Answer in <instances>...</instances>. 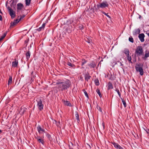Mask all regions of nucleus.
<instances>
[{
    "label": "nucleus",
    "instance_id": "nucleus-1",
    "mask_svg": "<svg viewBox=\"0 0 149 149\" xmlns=\"http://www.w3.org/2000/svg\"><path fill=\"white\" fill-rule=\"evenodd\" d=\"M56 84L58 85L59 89L62 91L67 90L71 86V81L67 79L59 80L57 81Z\"/></svg>",
    "mask_w": 149,
    "mask_h": 149
},
{
    "label": "nucleus",
    "instance_id": "nucleus-2",
    "mask_svg": "<svg viewBox=\"0 0 149 149\" xmlns=\"http://www.w3.org/2000/svg\"><path fill=\"white\" fill-rule=\"evenodd\" d=\"M95 6L96 5L95 4L93 10L95 11H97V10L99 9L100 8H104L106 7H108L109 5L107 1H105L101 3H99L98 4H97V8H96Z\"/></svg>",
    "mask_w": 149,
    "mask_h": 149
},
{
    "label": "nucleus",
    "instance_id": "nucleus-3",
    "mask_svg": "<svg viewBox=\"0 0 149 149\" xmlns=\"http://www.w3.org/2000/svg\"><path fill=\"white\" fill-rule=\"evenodd\" d=\"M143 65L142 64H136L135 66L136 70L138 72H139L141 75L142 76L143 74Z\"/></svg>",
    "mask_w": 149,
    "mask_h": 149
},
{
    "label": "nucleus",
    "instance_id": "nucleus-4",
    "mask_svg": "<svg viewBox=\"0 0 149 149\" xmlns=\"http://www.w3.org/2000/svg\"><path fill=\"white\" fill-rule=\"evenodd\" d=\"M143 47L141 46H139L136 48L135 52V54H136L138 56H140L142 55L143 53Z\"/></svg>",
    "mask_w": 149,
    "mask_h": 149
},
{
    "label": "nucleus",
    "instance_id": "nucleus-5",
    "mask_svg": "<svg viewBox=\"0 0 149 149\" xmlns=\"http://www.w3.org/2000/svg\"><path fill=\"white\" fill-rule=\"evenodd\" d=\"M36 101L37 102V106L38 109L40 111L42 110L43 109L44 105L41 99H38Z\"/></svg>",
    "mask_w": 149,
    "mask_h": 149
},
{
    "label": "nucleus",
    "instance_id": "nucleus-6",
    "mask_svg": "<svg viewBox=\"0 0 149 149\" xmlns=\"http://www.w3.org/2000/svg\"><path fill=\"white\" fill-rule=\"evenodd\" d=\"M10 15L11 16L12 19L14 18L16 16L15 12L10 7L8 8Z\"/></svg>",
    "mask_w": 149,
    "mask_h": 149
},
{
    "label": "nucleus",
    "instance_id": "nucleus-7",
    "mask_svg": "<svg viewBox=\"0 0 149 149\" xmlns=\"http://www.w3.org/2000/svg\"><path fill=\"white\" fill-rule=\"evenodd\" d=\"M112 144L114 146V147L117 149H124L118 143H116L115 142H112Z\"/></svg>",
    "mask_w": 149,
    "mask_h": 149
},
{
    "label": "nucleus",
    "instance_id": "nucleus-8",
    "mask_svg": "<svg viewBox=\"0 0 149 149\" xmlns=\"http://www.w3.org/2000/svg\"><path fill=\"white\" fill-rule=\"evenodd\" d=\"M138 37L141 42H143L144 41V38L145 36L143 33L140 34L139 35Z\"/></svg>",
    "mask_w": 149,
    "mask_h": 149
},
{
    "label": "nucleus",
    "instance_id": "nucleus-9",
    "mask_svg": "<svg viewBox=\"0 0 149 149\" xmlns=\"http://www.w3.org/2000/svg\"><path fill=\"white\" fill-rule=\"evenodd\" d=\"M37 128L39 133H41V131H42L45 133L47 132L45 131L42 128L40 125L38 126L37 127Z\"/></svg>",
    "mask_w": 149,
    "mask_h": 149
},
{
    "label": "nucleus",
    "instance_id": "nucleus-10",
    "mask_svg": "<svg viewBox=\"0 0 149 149\" xmlns=\"http://www.w3.org/2000/svg\"><path fill=\"white\" fill-rule=\"evenodd\" d=\"M62 101L63 103L65 105L70 107L72 106L71 104L69 101H65V100H63Z\"/></svg>",
    "mask_w": 149,
    "mask_h": 149
},
{
    "label": "nucleus",
    "instance_id": "nucleus-11",
    "mask_svg": "<svg viewBox=\"0 0 149 149\" xmlns=\"http://www.w3.org/2000/svg\"><path fill=\"white\" fill-rule=\"evenodd\" d=\"M35 138L37 139V141L39 143H41L42 145H44V140L43 139H41V138L40 136H38V137H36Z\"/></svg>",
    "mask_w": 149,
    "mask_h": 149
},
{
    "label": "nucleus",
    "instance_id": "nucleus-12",
    "mask_svg": "<svg viewBox=\"0 0 149 149\" xmlns=\"http://www.w3.org/2000/svg\"><path fill=\"white\" fill-rule=\"evenodd\" d=\"M27 109L25 107H22L20 108V111L19 113H20L21 115H23L24 113L26 111Z\"/></svg>",
    "mask_w": 149,
    "mask_h": 149
},
{
    "label": "nucleus",
    "instance_id": "nucleus-13",
    "mask_svg": "<svg viewBox=\"0 0 149 149\" xmlns=\"http://www.w3.org/2000/svg\"><path fill=\"white\" fill-rule=\"evenodd\" d=\"M18 65V61L16 59H15V61L12 62V66L13 67H17Z\"/></svg>",
    "mask_w": 149,
    "mask_h": 149
},
{
    "label": "nucleus",
    "instance_id": "nucleus-14",
    "mask_svg": "<svg viewBox=\"0 0 149 149\" xmlns=\"http://www.w3.org/2000/svg\"><path fill=\"white\" fill-rule=\"evenodd\" d=\"M88 65L91 68H94L96 67V65L95 62L92 61V62L90 63L89 64H88Z\"/></svg>",
    "mask_w": 149,
    "mask_h": 149
},
{
    "label": "nucleus",
    "instance_id": "nucleus-15",
    "mask_svg": "<svg viewBox=\"0 0 149 149\" xmlns=\"http://www.w3.org/2000/svg\"><path fill=\"white\" fill-rule=\"evenodd\" d=\"M24 6L23 4L21 3H18L17 4V9L18 11L19 10H21L22 8Z\"/></svg>",
    "mask_w": 149,
    "mask_h": 149
},
{
    "label": "nucleus",
    "instance_id": "nucleus-16",
    "mask_svg": "<svg viewBox=\"0 0 149 149\" xmlns=\"http://www.w3.org/2000/svg\"><path fill=\"white\" fill-rule=\"evenodd\" d=\"M85 80L88 81V79H90L91 77L89 75L88 73L85 74L84 75Z\"/></svg>",
    "mask_w": 149,
    "mask_h": 149
},
{
    "label": "nucleus",
    "instance_id": "nucleus-17",
    "mask_svg": "<svg viewBox=\"0 0 149 149\" xmlns=\"http://www.w3.org/2000/svg\"><path fill=\"white\" fill-rule=\"evenodd\" d=\"M140 32V30L139 29H136L133 32V34L134 35H136L139 34Z\"/></svg>",
    "mask_w": 149,
    "mask_h": 149
},
{
    "label": "nucleus",
    "instance_id": "nucleus-18",
    "mask_svg": "<svg viewBox=\"0 0 149 149\" xmlns=\"http://www.w3.org/2000/svg\"><path fill=\"white\" fill-rule=\"evenodd\" d=\"M108 90H109L110 89H112L113 88V84L112 83L110 82H109L108 83Z\"/></svg>",
    "mask_w": 149,
    "mask_h": 149
},
{
    "label": "nucleus",
    "instance_id": "nucleus-19",
    "mask_svg": "<svg viewBox=\"0 0 149 149\" xmlns=\"http://www.w3.org/2000/svg\"><path fill=\"white\" fill-rule=\"evenodd\" d=\"M75 116L76 118V119L77 120L78 123H79V122H80V119L78 113L77 111L75 112Z\"/></svg>",
    "mask_w": 149,
    "mask_h": 149
},
{
    "label": "nucleus",
    "instance_id": "nucleus-20",
    "mask_svg": "<svg viewBox=\"0 0 149 149\" xmlns=\"http://www.w3.org/2000/svg\"><path fill=\"white\" fill-rule=\"evenodd\" d=\"M123 52L127 55V56L129 55L130 51L129 49L127 48H125L123 51Z\"/></svg>",
    "mask_w": 149,
    "mask_h": 149
},
{
    "label": "nucleus",
    "instance_id": "nucleus-21",
    "mask_svg": "<svg viewBox=\"0 0 149 149\" xmlns=\"http://www.w3.org/2000/svg\"><path fill=\"white\" fill-rule=\"evenodd\" d=\"M30 55L31 53L29 51L26 52V56L27 60H28L29 59L30 57Z\"/></svg>",
    "mask_w": 149,
    "mask_h": 149
},
{
    "label": "nucleus",
    "instance_id": "nucleus-22",
    "mask_svg": "<svg viewBox=\"0 0 149 149\" xmlns=\"http://www.w3.org/2000/svg\"><path fill=\"white\" fill-rule=\"evenodd\" d=\"M78 22V20L75 19L74 20H72V25H73L74 27H75L76 26V24H77V23Z\"/></svg>",
    "mask_w": 149,
    "mask_h": 149
},
{
    "label": "nucleus",
    "instance_id": "nucleus-23",
    "mask_svg": "<svg viewBox=\"0 0 149 149\" xmlns=\"http://www.w3.org/2000/svg\"><path fill=\"white\" fill-rule=\"evenodd\" d=\"M46 136L47 137V138L50 141H51L52 140V138L51 137V135L47 132L46 133Z\"/></svg>",
    "mask_w": 149,
    "mask_h": 149
},
{
    "label": "nucleus",
    "instance_id": "nucleus-24",
    "mask_svg": "<svg viewBox=\"0 0 149 149\" xmlns=\"http://www.w3.org/2000/svg\"><path fill=\"white\" fill-rule=\"evenodd\" d=\"M31 0H25L26 6H29L31 3Z\"/></svg>",
    "mask_w": 149,
    "mask_h": 149
},
{
    "label": "nucleus",
    "instance_id": "nucleus-25",
    "mask_svg": "<svg viewBox=\"0 0 149 149\" xmlns=\"http://www.w3.org/2000/svg\"><path fill=\"white\" fill-rule=\"evenodd\" d=\"M127 60L129 61V62L130 63H132L131 61L132 58H131V56H130V55H128V56H127Z\"/></svg>",
    "mask_w": 149,
    "mask_h": 149
},
{
    "label": "nucleus",
    "instance_id": "nucleus-26",
    "mask_svg": "<svg viewBox=\"0 0 149 149\" xmlns=\"http://www.w3.org/2000/svg\"><path fill=\"white\" fill-rule=\"evenodd\" d=\"M67 65L70 66L72 67L73 68H74V67L75 66V65L73 64L72 63L70 62H68L67 63Z\"/></svg>",
    "mask_w": 149,
    "mask_h": 149
},
{
    "label": "nucleus",
    "instance_id": "nucleus-27",
    "mask_svg": "<svg viewBox=\"0 0 149 149\" xmlns=\"http://www.w3.org/2000/svg\"><path fill=\"white\" fill-rule=\"evenodd\" d=\"M94 82L96 86H98L100 85L99 81L98 79H96L94 80Z\"/></svg>",
    "mask_w": 149,
    "mask_h": 149
},
{
    "label": "nucleus",
    "instance_id": "nucleus-28",
    "mask_svg": "<svg viewBox=\"0 0 149 149\" xmlns=\"http://www.w3.org/2000/svg\"><path fill=\"white\" fill-rule=\"evenodd\" d=\"M12 81V77L11 76H9V79L8 82V84L9 85L10 84H11Z\"/></svg>",
    "mask_w": 149,
    "mask_h": 149
},
{
    "label": "nucleus",
    "instance_id": "nucleus-29",
    "mask_svg": "<svg viewBox=\"0 0 149 149\" xmlns=\"http://www.w3.org/2000/svg\"><path fill=\"white\" fill-rule=\"evenodd\" d=\"M7 34V33L5 32L2 35V36H1V38H0V42L5 37L6 35Z\"/></svg>",
    "mask_w": 149,
    "mask_h": 149
},
{
    "label": "nucleus",
    "instance_id": "nucleus-30",
    "mask_svg": "<svg viewBox=\"0 0 149 149\" xmlns=\"http://www.w3.org/2000/svg\"><path fill=\"white\" fill-rule=\"evenodd\" d=\"M87 62V61L84 59H83L81 61V65L83 66Z\"/></svg>",
    "mask_w": 149,
    "mask_h": 149
},
{
    "label": "nucleus",
    "instance_id": "nucleus-31",
    "mask_svg": "<svg viewBox=\"0 0 149 149\" xmlns=\"http://www.w3.org/2000/svg\"><path fill=\"white\" fill-rule=\"evenodd\" d=\"M96 92L98 94L100 97H101L102 96V95L100 93V90L99 89H97L96 90Z\"/></svg>",
    "mask_w": 149,
    "mask_h": 149
},
{
    "label": "nucleus",
    "instance_id": "nucleus-32",
    "mask_svg": "<svg viewBox=\"0 0 149 149\" xmlns=\"http://www.w3.org/2000/svg\"><path fill=\"white\" fill-rule=\"evenodd\" d=\"M86 41L89 43L91 44L92 43V40L90 39L87 38L86 39Z\"/></svg>",
    "mask_w": 149,
    "mask_h": 149
},
{
    "label": "nucleus",
    "instance_id": "nucleus-33",
    "mask_svg": "<svg viewBox=\"0 0 149 149\" xmlns=\"http://www.w3.org/2000/svg\"><path fill=\"white\" fill-rule=\"evenodd\" d=\"M121 98V99L122 101L123 102V103L125 107L127 106L126 102L125 101V100H124L123 99H122Z\"/></svg>",
    "mask_w": 149,
    "mask_h": 149
},
{
    "label": "nucleus",
    "instance_id": "nucleus-34",
    "mask_svg": "<svg viewBox=\"0 0 149 149\" xmlns=\"http://www.w3.org/2000/svg\"><path fill=\"white\" fill-rule=\"evenodd\" d=\"M115 91L117 92L119 96V97L121 98V93L120 92L119 90L118 89L116 88Z\"/></svg>",
    "mask_w": 149,
    "mask_h": 149
},
{
    "label": "nucleus",
    "instance_id": "nucleus-35",
    "mask_svg": "<svg viewBox=\"0 0 149 149\" xmlns=\"http://www.w3.org/2000/svg\"><path fill=\"white\" fill-rule=\"evenodd\" d=\"M72 23V21L70 20H68L67 21V22L65 23V24H67V25H69L70 24H71Z\"/></svg>",
    "mask_w": 149,
    "mask_h": 149
},
{
    "label": "nucleus",
    "instance_id": "nucleus-36",
    "mask_svg": "<svg viewBox=\"0 0 149 149\" xmlns=\"http://www.w3.org/2000/svg\"><path fill=\"white\" fill-rule=\"evenodd\" d=\"M148 57H149V52L145 54L144 59L146 60Z\"/></svg>",
    "mask_w": 149,
    "mask_h": 149
},
{
    "label": "nucleus",
    "instance_id": "nucleus-37",
    "mask_svg": "<svg viewBox=\"0 0 149 149\" xmlns=\"http://www.w3.org/2000/svg\"><path fill=\"white\" fill-rule=\"evenodd\" d=\"M102 13L106 15L107 17H108V18H109V19H111V17L108 15V13H105L104 11H102Z\"/></svg>",
    "mask_w": 149,
    "mask_h": 149
},
{
    "label": "nucleus",
    "instance_id": "nucleus-38",
    "mask_svg": "<svg viewBox=\"0 0 149 149\" xmlns=\"http://www.w3.org/2000/svg\"><path fill=\"white\" fill-rule=\"evenodd\" d=\"M83 92H84V93L85 94V95L86 96L87 98H88V97H89L88 95L87 92H86V91L85 90H83Z\"/></svg>",
    "mask_w": 149,
    "mask_h": 149
},
{
    "label": "nucleus",
    "instance_id": "nucleus-39",
    "mask_svg": "<svg viewBox=\"0 0 149 149\" xmlns=\"http://www.w3.org/2000/svg\"><path fill=\"white\" fill-rule=\"evenodd\" d=\"M129 40L130 42L133 43L134 42V40L133 38L132 37H130L129 38Z\"/></svg>",
    "mask_w": 149,
    "mask_h": 149
},
{
    "label": "nucleus",
    "instance_id": "nucleus-40",
    "mask_svg": "<svg viewBox=\"0 0 149 149\" xmlns=\"http://www.w3.org/2000/svg\"><path fill=\"white\" fill-rule=\"evenodd\" d=\"M78 28L81 30L83 29H84V27L82 25H80L78 26Z\"/></svg>",
    "mask_w": 149,
    "mask_h": 149
},
{
    "label": "nucleus",
    "instance_id": "nucleus-41",
    "mask_svg": "<svg viewBox=\"0 0 149 149\" xmlns=\"http://www.w3.org/2000/svg\"><path fill=\"white\" fill-rule=\"evenodd\" d=\"M44 30L42 26L40 27L39 28H38L37 29V30L39 31H42V30Z\"/></svg>",
    "mask_w": 149,
    "mask_h": 149
},
{
    "label": "nucleus",
    "instance_id": "nucleus-42",
    "mask_svg": "<svg viewBox=\"0 0 149 149\" xmlns=\"http://www.w3.org/2000/svg\"><path fill=\"white\" fill-rule=\"evenodd\" d=\"M97 109L100 111V112H101L102 113V109L100 107H99L98 105H97Z\"/></svg>",
    "mask_w": 149,
    "mask_h": 149
},
{
    "label": "nucleus",
    "instance_id": "nucleus-43",
    "mask_svg": "<svg viewBox=\"0 0 149 149\" xmlns=\"http://www.w3.org/2000/svg\"><path fill=\"white\" fill-rule=\"evenodd\" d=\"M16 24L15 22H11L10 23L11 26H12L15 25Z\"/></svg>",
    "mask_w": 149,
    "mask_h": 149
},
{
    "label": "nucleus",
    "instance_id": "nucleus-44",
    "mask_svg": "<svg viewBox=\"0 0 149 149\" xmlns=\"http://www.w3.org/2000/svg\"><path fill=\"white\" fill-rule=\"evenodd\" d=\"M20 20V19H17L15 20V23H16V24H17L18 23Z\"/></svg>",
    "mask_w": 149,
    "mask_h": 149
},
{
    "label": "nucleus",
    "instance_id": "nucleus-45",
    "mask_svg": "<svg viewBox=\"0 0 149 149\" xmlns=\"http://www.w3.org/2000/svg\"><path fill=\"white\" fill-rule=\"evenodd\" d=\"M25 16V15H23L21 16H20V18H19L20 20L23 19L24 17Z\"/></svg>",
    "mask_w": 149,
    "mask_h": 149
},
{
    "label": "nucleus",
    "instance_id": "nucleus-46",
    "mask_svg": "<svg viewBox=\"0 0 149 149\" xmlns=\"http://www.w3.org/2000/svg\"><path fill=\"white\" fill-rule=\"evenodd\" d=\"M45 24H46L45 23H44L43 24H42L41 26L43 28V29H44V28H45Z\"/></svg>",
    "mask_w": 149,
    "mask_h": 149
},
{
    "label": "nucleus",
    "instance_id": "nucleus-47",
    "mask_svg": "<svg viewBox=\"0 0 149 149\" xmlns=\"http://www.w3.org/2000/svg\"><path fill=\"white\" fill-rule=\"evenodd\" d=\"M3 19L2 16L0 15V21H2Z\"/></svg>",
    "mask_w": 149,
    "mask_h": 149
},
{
    "label": "nucleus",
    "instance_id": "nucleus-48",
    "mask_svg": "<svg viewBox=\"0 0 149 149\" xmlns=\"http://www.w3.org/2000/svg\"><path fill=\"white\" fill-rule=\"evenodd\" d=\"M146 34L149 36V32H148V31H147Z\"/></svg>",
    "mask_w": 149,
    "mask_h": 149
},
{
    "label": "nucleus",
    "instance_id": "nucleus-49",
    "mask_svg": "<svg viewBox=\"0 0 149 149\" xmlns=\"http://www.w3.org/2000/svg\"><path fill=\"white\" fill-rule=\"evenodd\" d=\"M28 40H26L25 41L24 43L25 44H27L28 42Z\"/></svg>",
    "mask_w": 149,
    "mask_h": 149
},
{
    "label": "nucleus",
    "instance_id": "nucleus-50",
    "mask_svg": "<svg viewBox=\"0 0 149 149\" xmlns=\"http://www.w3.org/2000/svg\"><path fill=\"white\" fill-rule=\"evenodd\" d=\"M69 149H73V148L72 147H71L70 146V145H69Z\"/></svg>",
    "mask_w": 149,
    "mask_h": 149
},
{
    "label": "nucleus",
    "instance_id": "nucleus-51",
    "mask_svg": "<svg viewBox=\"0 0 149 149\" xmlns=\"http://www.w3.org/2000/svg\"><path fill=\"white\" fill-rule=\"evenodd\" d=\"M120 66H122V67H123V64H122L121 62H120Z\"/></svg>",
    "mask_w": 149,
    "mask_h": 149
},
{
    "label": "nucleus",
    "instance_id": "nucleus-52",
    "mask_svg": "<svg viewBox=\"0 0 149 149\" xmlns=\"http://www.w3.org/2000/svg\"><path fill=\"white\" fill-rule=\"evenodd\" d=\"M67 32L68 33H70L71 32V31L70 30H69Z\"/></svg>",
    "mask_w": 149,
    "mask_h": 149
},
{
    "label": "nucleus",
    "instance_id": "nucleus-53",
    "mask_svg": "<svg viewBox=\"0 0 149 149\" xmlns=\"http://www.w3.org/2000/svg\"><path fill=\"white\" fill-rule=\"evenodd\" d=\"M2 132V131L0 129V134H1Z\"/></svg>",
    "mask_w": 149,
    "mask_h": 149
},
{
    "label": "nucleus",
    "instance_id": "nucleus-54",
    "mask_svg": "<svg viewBox=\"0 0 149 149\" xmlns=\"http://www.w3.org/2000/svg\"><path fill=\"white\" fill-rule=\"evenodd\" d=\"M146 132L148 134L149 133V131H148H148H146Z\"/></svg>",
    "mask_w": 149,
    "mask_h": 149
},
{
    "label": "nucleus",
    "instance_id": "nucleus-55",
    "mask_svg": "<svg viewBox=\"0 0 149 149\" xmlns=\"http://www.w3.org/2000/svg\"><path fill=\"white\" fill-rule=\"evenodd\" d=\"M141 15H139V18H141Z\"/></svg>",
    "mask_w": 149,
    "mask_h": 149
},
{
    "label": "nucleus",
    "instance_id": "nucleus-56",
    "mask_svg": "<svg viewBox=\"0 0 149 149\" xmlns=\"http://www.w3.org/2000/svg\"><path fill=\"white\" fill-rule=\"evenodd\" d=\"M117 64V62H115V64Z\"/></svg>",
    "mask_w": 149,
    "mask_h": 149
},
{
    "label": "nucleus",
    "instance_id": "nucleus-57",
    "mask_svg": "<svg viewBox=\"0 0 149 149\" xmlns=\"http://www.w3.org/2000/svg\"><path fill=\"white\" fill-rule=\"evenodd\" d=\"M71 143V144L72 145V146H73V144L72 143Z\"/></svg>",
    "mask_w": 149,
    "mask_h": 149
},
{
    "label": "nucleus",
    "instance_id": "nucleus-58",
    "mask_svg": "<svg viewBox=\"0 0 149 149\" xmlns=\"http://www.w3.org/2000/svg\"><path fill=\"white\" fill-rule=\"evenodd\" d=\"M148 131H149V130H148Z\"/></svg>",
    "mask_w": 149,
    "mask_h": 149
},
{
    "label": "nucleus",
    "instance_id": "nucleus-59",
    "mask_svg": "<svg viewBox=\"0 0 149 149\" xmlns=\"http://www.w3.org/2000/svg\"><path fill=\"white\" fill-rule=\"evenodd\" d=\"M148 135L149 136V134Z\"/></svg>",
    "mask_w": 149,
    "mask_h": 149
}]
</instances>
